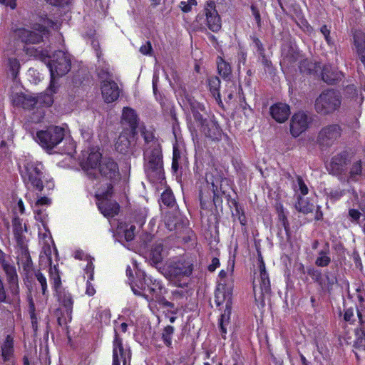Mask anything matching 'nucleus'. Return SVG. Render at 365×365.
Segmentation results:
<instances>
[{
  "label": "nucleus",
  "instance_id": "1",
  "mask_svg": "<svg viewBox=\"0 0 365 365\" xmlns=\"http://www.w3.org/2000/svg\"><path fill=\"white\" fill-rule=\"evenodd\" d=\"M24 50L27 55L45 62L50 71V84L46 92L36 98L25 96L21 91H12L10 96L13 103L17 106H21L28 110L36 108V115L34 113L31 119L34 122L38 123L44 115L42 107L51 106L53 103V94L57 93L59 87L58 79L67 74L71 70V56L67 51L63 50L55 51L52 56H49L47 51L40 47L26 46Z\"/></svg>",
  "mask_w": 365,
  "mask_h": 365
},
{
  "label": "nucleus",
  "instance_id": "2",
  "mask_svg": "<svg viewBox=\"0 0 365 365\" xmlns=\"http://www.w3.org/2000/svg\"><path fill=\"white\" fill-rule=\"evenodd\" d=\"M234 267V259H230L226 269L221 270L219 274L218 285L215 291V302L217 305L225 306V310L221 314L220 321V327L224 339H225L227 326L230 323L231 315Z\"/></svg>",
  "mask_w": 365,
  "mask_h": 365
},
{
  "label": "nucleus",
  "instance_id": "3",
  "mask_svg": "<svg viewBox=\"0 0 365 365\" xmlns=\"http://www.w3.org/2000/svg\"><path fill=\"white\" fill-rule=\"evenodd\" d=\"M185 103L189 106L192 113L189 123L190 129L195 132L199 130L213 140H219L222 135V130L215 121L203 118L201 113L205 110L203 105L190 97H186Z\"/></svg>",
  "mask_w": 365,
  "mask_h": 365
},
{
  "label": "nucleus",
  "instance_id": "4",
  "mask_svg": "<svg viewBox=\"0 0 365 365\" xmlns=\"http://www.w3.org/2000/svg\"><path fill=\"white\" fill-rule=\"evenodd\" d=\"M53 24L48 18L41 17L33 24L32 31L14 25L11 28L9 38H18L26 44L39 43L43 41V36L48 33V28L51 27Z\"/></svg>",
  "mask_w": 365,
  "mask_h": 365
},
{
  "label": "nucleus",
  "instance_id": "5",
  "mask_svg": "<svg viewBox=\"0 0 365 365\" xmlns=\"http://www.w3.org/2000/svg\"><path fill=\"white\" fill-rule=\"evenodd\" d=\"M19 165L21 178L27 185H30L36 190L41 191L43 188V182L46 181L49 189L53 187V182L48 181L46 178L41 163L26 158Z\"/></svg>",
  "mask_w": 365,
  "mask_h": 365
},
{
  "label": "nucleus",
  "instance_id": "6",
  "mask_svg": "<svg viewBox=\"0 0 365 365\" xmlns=\"http://www.w3.org/2000/svg\"><path fill=\"white\" fill-rule=\"evenodd\" d=\"M138 274L142 275L143 279L131 286L133 293L135 295L143 296L148 301L162 302L165 289L161 283L150 276H147L144 272Z\"/></svg>",
  "mask_w": 365,
  "mask_h": 365
},
{
  "label": "nucleus",
  "instance_id": "7",
  "mask_svg": "<svg viewBox=\"0 0 365 365\" xmlns=\"http://www.w3.org/2000/svg\"><path fill=\"white\" fill-rule=\"evenodd\" d=\"M65 130L56 125H50L36 132L35 140L45 150H51L64 138Z\"/></svg>",
  "mask_w": 365,
  "mask_h": 365
},
{
  "label": "nucleus",
  "instance_id": "8",
  "mask_svg": "<svg viewBox=\"0 0 365 365\" xmlns=\"http://www.w3.org/2000/svg\"><path fill=\"white\" fill-rule=\"evenodd\" d=\"M113 187H97L96 197L101 212L106 217H113L119 212L118 204L111 199Z\"/></svg>",
  "mask_w": 365,
  "mask_h": 365
},
{
  "label": "nucleus",
  "instance_id": "9",
  "mask_svg": "<svg viewBox=\"0 0 365 365\" xmlns=\"http://www.w3.org/2000/svg\"><path fill=\"white\" fill-rule=\"evenodd\" d=\"M97 171L101 175V179L98 182V187H113V184L119 178L118 166L115 162L110 158H104L101 160Z\"/></svg>",
  "mask_w": 365,
  "mask_h": 365
},
{
  "label": "nucleus",
  "instance_id": "10",
  "mask_svg": "<svg viewBox=\"0 0 365 365\" xmlns=\"http://www.w3.org/2000/svg\"><path fill=\"white\" fill-rule=\"evenodd\" d=\"M341 103L340 96L336 91L327 90L316 99L314 108L318 113L329 114L339 109Z\"/></svg>",
  "mask_w": 365,
  "mask_h": 365
},
{
  "label": "nucleus",
  "instance_id": "11",
  "mask_svg": "<svg viewBox=\"0 0 365 365\" xmlns=\"http://www.w3.org/2000/svg\"><path fill=\"white\" fill-rule=\"evenodd\" d=\"M98 78L101 81V91L103 101L107 103L115 101L119 97L120 89L110 73L106 71H101L98 73Z\"/></svg>",
  "mask_w": 365,
  "mask_h": 365
},
{
  "label": "nucleus",
  "instance_id": "12",
  "mask_svg": "<svg viewBox=\"0 0 365 365\" xmlns=\"http://www.w3.org/2000/svg\"><path fill=\"white\" fill-rule=\"evenodd\" d=\"M198 21L204 20L207 28L213 32H217L222 27L221 18L216 10L214 1H208L205 5L202 14L197 16Z\"/></svg>",
  "mask_w": 365,
  "mask_h": 365
},
{
  "label": "nucleus",
  "instance_id": "13",
  "mask_svg": "<svg viewBox=\"0 0 365 365\" xmlns=\"http://www.w3.org/2000/svg\"><path fill=\"white\" fill-rule=\"evenodd\" d=\"M145 168L148 170L160 173L163 168V156L159 145L156 142L148 144L144 153Z\"/></svg>",
  "mask_w": 365,
  "mask_h": 365
},
{
  "label": "nucleus",
  "instance_id": "14",
  "mask_svg": "<svg viewBox=\"0 0 365 365\" xmlns=\"http://www.w3.org/2000/svg\"><path fill=\"white\" fill-rule=\"evenodd\" d=\"M257 269L254 273L253 289L256 292L257 287L259 285L262 294L268 293L270 289V282L268 274L266 271L265 264L261 255H259L257 262Z\"/></svg>",
  "mask_w": 365,
  "mask_h": 365
},
{
  "label": "nucleus",
  "instance_id": "15",
  "mask_svg": "<svg viewBox=\"0 0 365 365\" xmlns=\"http://www.w3.org/2000/svg\"><path fill=\"white\" fill-rule=\"evenodd\" d=\"M341 129L337 125L323 128L318 135V143L322 147H329L340 136Z\"/></svg>",
  "mask_w": 365,
  "mask_h": 365
},
{
  "label": "nucleus",
  "instance_id": "16",
  "mask_svg": "<svg viewBox=\"0 0 365 365\" xmlns=\"http://www.w3.org/2000/svg\"><path fill=\"white\" fill-rule=\"evenodd\" d=\"M101 157V154L98 149L93 148L88 154V156L81 160L80 164L82 169L89 177L96 175L98 168L97 165Z\"/></svg>",
  "mask_w": 365,
  "mask_h": 365
},
{
  "label": "nucleus",
  "instance_id": "17",
  "mask_svg": "<svg viewBox=\"0 0 365 365\" xmlns=\"http://www.w3.org/2000/svg\"><path fill=\"white\" fill-rule=\"evenodd\" d=\"M130 349L123 347L121 340L118 338V336L115 332V336L113 341L112 365H120V360L123 362V365H125L127 361H130Z\"/></svg>",
  "mask_w": 365,
  "mask_h": 365
},
{
  "label": "nucleus",
  "instance_id": "18",
  "mask_svg": "<svg viewBox=\"0 0 365 365\" xmlns=\"http://www.w3.org/2000/svg\"><path fill=\"white\" fill-rule=\"evenodd\" d=\"M308 127L307 115L302 112L295 113L291 120L290 131L293 136L297 137Z\"/></svg>",
  "mask_w": 365,
  "mask_h": 365
},
{
  "label": "nucleus",
  "instance_id": "19",
  "mask_svg": "<svg viewBox=\"0 0 365 365\" xmlns=\"http://www.w3.org/2000/svg\"><path fill=\"white\" fill-rule=\"evenodd\" d=\"M60 303L66 309V316L59 317L58 318V324L62 326L68 324L72 319V309L73 301L71 294L63 292L58 297Z\"/></svg>",
  "mask_w": 365,
  "mask_h": 365
},
{
  "label": "nucleus",
  "instance_id": "20",
  "mask_svg": "<svg viewBox=\"0 0 365 365\" xmlns=\"http://www.w3.org/2000/svg\"><path fill=\"white\" fill-rule=\"evenodd\" d=\"M347 162L348 154L344 152L334 156L327 165V168L333 175H339L346 169Z\"/></svg>",
  "mask_w": 365,
  "mask_h": 365
},
{
  "label": "nucleus",
  "instance_id": "21",
  "mask_svg": "<svg viewBox=\"0 0 365 365\" xmlns=\"http://www.w3.org/2000/svg\"><path fill=\"white\" fill-rule=\"evenodd\" d=\"M51 204V200L47 197H40L32 206L34 217L36 221L41 222L45 227V215L41 216L42 213H46V208Z\"/></svg>",
  "mask_w": 365,
  "mask_h": 365
},
{
  "label": "nucleus",
  "instance_id": "22",
  "mask_svg": "<svg viewBox=\"0 0 365 365\" xmlns=\"http://www.w3.org/2000/svg\"><path fill=\"white\" fill-rule=\"evenodd\" d=\"M193 270V263L191 259H184L178 261L175 264L172 269L171 274L174 277H189Z\"/></svg>",
  "mask_w": 365,
  "mask_h": 365
},
{
  "label": "nucleus",
  "instance_id": "23",
  "mask_svg": "<svg viewBox=\"0 0 365 365\" xmlns=\"http://www.w3.org/2000/svg\"><path fill=\"white\" fill-rule=\"evenodd\" d=\"M270 114L277 122L284 123L289 116V106L282 103H276L271 106Z\"/></svg>",
  "mask_w": 365,
  "mask_h": 365
},
{
  "label": "nucleus",
  "instance_id": "24",
  "mask_svg": "<svg viewBox=\"0 0 365 365\" xmlns=\"http://www.w3.org/2000/svg\"><path fill=\"white\" fill-rule=\"evenodd\" d=\"M134 132L132 130L121 133L115 143V149L122 153H126L134 139Z\"/></svg>",
  "mask_w": 365,
  "mask_h": 365
},
{
  "label": "nucleus",
  "instance_id": "25",
  "mask_svg": "<svg viewBox=\"0 0 365 365\" xmlns=\"http://www.w3.org/2000/svg\"><path fill=\"white\" fill-rule=\"evenodd\" d=\"M122 120L123 123L128 124L130 130L135 131L137 127L138 118L134 110L128 107L124 108L123 110Z\"/></svg>",
  "mask_w": 365,
  "mask_h": 365
},
{
  "label": "nucleus",
  "instance_id": "26",
  "mask_svg": "<svg viewBox=\"0 0 365 365\" xmlns=\"http://www.w3.org/2000/svg\"><path fill=\"white\" fill-rule=\"evenodd\" d=\"M53 244V242H46L43 246V250L40 255V260L41 266H51L52 263V252H56L55 247H51L50 244Z\"/></svg>",
  "mask_w": 365,
  "mask_h": 365
},
{
  "label": "nucleus",
  "instance_id": "27",
  "mask_svg": "<svg viewBox=\"0 0 365 365\" xmlns=\"http://www.w3.org/2000/svg\"><path fill=\"white\" fill-rule=\"evenodd\" d=\"M184 161L183 146L178 143L173 145L172 168L177 171L180 165Z\"/></svg>",
  "mask_w": 365,
  "mask_h": 365
},
{
  "label": "nucleus",
  "instance_id": "28",
  "mask_svg": "<svg viewBox=\"0 0 365 365\" xmlns=\"http://www.w3.org/2000/svg\"><path fill=\"white\" fill-rule=\"evenodd\" d=\"M134 225H128L123 222H119L116 229V232L118 235H123L125 240L129 242L131 241L135 236Z\"/></svg>",
  "mask_w": 365,
  "mask_h": 365
},
{
  "label": "nucleus",
  "instance_id": "29",
  "mask_svg": "<svg viewBox=\"0 0 365 365\" xmlns=\"http://www.w3.org/2000/svg\"><path fill=\"white\" fill-rule=\"evenodd\" d=\"M14 354L13 338L8 335L1 346V356L4 361H9Z\"/></svg>",
  "mask_w": 365,
  "mask_h": 365
},
{
  "label": "nucleus",
  "instance_id": "30",
  "mask_svg": "<svg viewBox=\"0 0 365 365\" xmlns=\"http://www.w3.org/2000/svg\"><path fill=\"white\" fill-rule=\"evenodd\" d=\"M164 252L163 244L157 243L150 250L149 254V260L154 264L160 263L163 258Z\"/></svg>",
  "mask_w": 365,
  "mask_h": 365
},
{
  "label": "nucleus",
  "instance_id": "31",
  "mask_svg": "<svg viewBox=\"0 0 365 365\" xmlns=\"http://www.w3.org/2000/svg\"><path fill=\"white\" fill-rule=\"evenodd\" d=\"M93 269L94 267L91 262L86 264L85 271L88 274V280L86 282V294L89 297L93 296L96 293V289L91 283V281L93 280Z\"/></svg>",
  "mask_w": 365,
  "mask_h": 365
},
{
  "label": "nucleus",
  "instance_id": "32",
  "mask_svg": "<svg viewBox=\"0 0 365 365\" xmlns=\"http://www.w3.org/2000/svg\"><path fill=\"white\" fill-rule=\"evenodd\" d=\"M341 74L333 68L327 66L323 68L322 76L324 81L327 83L331 84L340 78Z\"/></svg>",
  "mask_w": 365,
  "mask_h": 365
},
{
  "label": "nucleus",
  "instance_id": "33",
  "mask_svg": "<svg viewBox=\"0 0 365 365\" xmlns=\"http://www.w3.org/2000/svg\"><path fill=\"white\" fill-rule=\"evenodd\" d=\"M7 67L14 78V83L15 84L16 88L17 90L19 89L20 88L18 86V82L16 80L17 74L20 69L19 61L16 58H14V57L8 58Z\"/></svg>",
  "mask_w": 365,
  "mask_h": 365
},
{
  "label": "nucleus",
  "instance_id": "34",
  "mask_svg": "<svg viewBox=\"0 0 365 365\" xmlns=\"http://www.w3.org/2000/svg\"><path fill=\"white\" fill-rule=\"evenodd\" d=\"M347 98H350V103L351 106L360 105L363 102V97L361 95H359L354 86H349L345 90Z\"/></svg>",
  "mask_w": 365,
  "mask_h": 365
},
{
  "label": "nucleus",
  "instance_id": "35",
  "mask_svg": "<svg viewBox=\"0 0 365 365\" xmlns=\"http://www.w3.org/2000/svg\"><path fill=\"white\" fill-rule=\"evenodd\" d=\"M295 207L299 212L303 213L311 212L314 208L313 204L310 203L305 197H299Z\"/></svg>",
  "mask_w": 365,
  "mask_h": 365
},
{
  "label": "nucleus",
  "instance_id": "36",
  "mask_svg": "<svg viewBox=\"0 0 365 365\" xmlns=\"http://www.w3.org/2000/svg\"><path fill=\"white\" fill-rule=\"evenodd\" d=\"M208 85L210 92L216 99H220L219 88L220 85V79L216 76H212L208 79Z\"/></svg>",
  "mask_w": 365,
  "mask_h": 365
},
{
  "label": "nucleus",
  "instance_id": "37",
  "mask_svg": "<svg viewBox=\"0 0 365 365\" xmlns=\"http://www.w3.org/2000/svg\"><path fill=\"white\" fill-rule=\"evenodd\" d=\"M217 69L219 73L222 77L228 76L231 73V67L226 61H225L221 57L217 58Z\"/></svg>",
  "mask_w": 365,
  "mask_h": 365
},
{
  "label": "nucleus",
  "instance_id": "38",
  "mask_svg": "<svg viewBox=\"0 0 365 365\" xmlns=\"http://www.w3.org/2000/svg\"><path fill=\"white\" fill-rule=\"evenodd\" d=\"M174 333V328L172 326H167L165 327L162 333V339L164 344L170 347L172 346V337Z\"/></svg>",
  "mask_w": 365,
  "mask_h": 365
},
{
  "label": "nucleus",
  "instance_id": "39",
  "mask_svg": "<svg viewBox=\"0 0 365 365\" xmlns=\"http://www.w3.org/2000/svg\"><path fill=\"white\" fill-rule=\"evenodd\" d=\"M76 152V144L75 142L71 139H66L65 140V148L63 150V153L66 154L69 156H73Z\"/></svg>",
  "mask_w": 365,
  "mask_h": 365
},
{
  "label": "nucleus",
  "instance_id": "40",
  "mask_svg": "<svg viewBox=\"0 0 365 365\" xmlns=\"http://www.w3.org/2000/svg\"><path fill=\"white\" fill-rule=\"evenodd\" d=\"M162 202L167 206H172L175 200L173 192L170 190H165L161 195Z\"/></svg>",
  "mask_w": 365,
  "mask_h": 365
},
{
  "label": "nucleus",
  "instance_id": "41",
  "mask_svg": "<svg viewBox=\"0 0 365 365\" xmlns=\"http://www.w3.org/2000/svg\"><path fill=\"white\" fill-rule=\"evenodd\" d=\"M197 0H187L182 1L180 3V8L183 12H189L191 11L193 6L197 5Z\"/></svg>",
  "mask_w": 365,
  "mask_h": 365
},
{
  "label": "nucleus",
  "instance_id": "42",
  "mask_svg": "<svg viewBox=\"0 0 365 365\" xmlns=\"http://www.w3.org/2000/svg\"><path fill=\"white\" fill-rule=\"evenodd\" d=\"M330 262V258L324 252H321L316 259V264L319 267L327 266Z\"/></svg>",
  "mask_w": 365,
  "mask_h": 365
},
{
  "label": "nucleus",
  "instance_id": "43",
  "mask_svg": "<svg viewBox=\"0 0 365 365\" xmlns=\"http://www.w3.org/2000/svg\"><path fill=\"white\" fill-rule=\"evenodd\" d=\"M361 173V165L360 163H356L353 165L350 171V178L353 180H356V176L359 175Z\"/></svg>",
  "mask_w": 365,
  "mask_h": 365
},
{
  "label": "nucleus",
  "instance_id": "44",
  "mask_svg": "<svg viewBox=\"0 0 365 365\" xmlns=\"http://www.w3.org/2000/svg\"><path fill=\"white\" fill-rule=\"evenodd\" d=\"M344 195V192L341 190L340 189H335L331 190L328 193V197L330 198V200L333 201H336L339 200Z\"/></svg>",
  "mask_w": 365,
  "mask_h": 365
},
{
  "label": "nucleus",
  "instance_id": "45",
  "mask_svg": "<svg viewBox=\"0 0 365 365\" xmlns=\"http://www.w3.org/2000/svg\"><path fill=\"white\" fill-rule=\"evenodd\" d=\"M9 289H10L11 294L14 297H18L19 292L18 279H16L14 280H9Z\"/></svg>",
  "mask_w": 365,
  "mask_h": 365
},
{
  "label": "nucleus",
  "instance_id": "46",
  "mask_svg": "<svg viewBox=\"0 0 365 365\" xmlns=\"http://www.w3.org/2000/svg\"><path fill=\"white\" fill-rule=\"evenodd\" d=\"M36 277L37 278V280L41 285L42 288V292L43 294H45L46 290L47 289V283H46V279L44 277V275L41 272H37L36 274Z\"/></svg>",
  "mask_w": 365,
  "mask_h": 365
},
{
  "label": "nucleus",
  "instance_id": "47",
  "mask_svg": "<svg viewBox=\"0 0 365 365\" xmlns=\"http://www.w3.org/2000/svg\"><path fill=\"white\" fill-rule=\"evenodd\" d=\"M349 217L352 222H357L361 217V212L357 209H349Z\"/></svg>",
  "mask_w": 365,
  "mask_h": 365
},
{
  "label": "nucleus",
  "instance_id": "48",
  "mask_svg": "<svg viewBox=\"0 0 365 365\" xmlns=\"http://www.w3.org/2000/svg\"><path fill=\"white\" fill-rule=\"evenodd\" d=\"M152 46L150 42L147 41L145 43L142 45L140 48V52L143 55H151L152 53Z\"/></svg>",
  "mask_w": 365,
  "mask_h": 365
},
{
  "label": "nucleus",
  "instance_id": "49",
  "mask_svg": "<svg viewBox=\"0 0 365 365\" xmlns=\"http://www.w3.org/2000/svg\"><path fill=\"white\" fill-rule=\"evenodd\" d=\"M4 269H5L6 273L7 274L9 281L14 280V279H17L16 270L14 267L8 266V267H5Z\"/></svg>",
  "mask_w": 365,
  "mask_h": 365
},
{
  "label": "nucleus",
  "instance_id": "50",
  "mask_svg": "<svg viewBox=\"0 0 365 365\" xmlns=\"http://www.w3.org/2000/svg\"><path fill=\"white\" fill-rule=\"evenodd\" d=\"M297 184L301 194L302 195H306L308 193V187L305 185L302 178L297 177Z\"/></svg>",
  "mask_w": 365,
  "mask_h": 365
},
{
  "label": "nucleus",
  "instance_id": "51",
  "mask_svg": "<svg viewBox=\"0 0 365 365\" xmlns=\"http://www.w3.org/2000/svg\"><path fill=\"white\" fill-rule=\"evenodd\" d=\"M74 257L76 259H85L87 261V264L88 263H90V262H92V259L87 256V255H86L83 251H81V250H76L75 252H74Z\"/></svg>",
  "mask_w": 365,
  "mask_h": 365
},
{
  "label": "nucleus",
  "instance_id": "52",
  "mask_svg": "<svg viewBox=\"0 0 365 365\" xmlns=\"http://www.w3.org/2000/svg\"><path fill=\"white\" fill-rule=\"evenodd\" d=\"M14 227L15 233L18 235H20L24 232L21 224L19 222H18V220L16 218H15L14 221ZM24 231H27L26 226H24Z\"/></svg>",
  "mask_w": 365,
  "mask_h": 365
},
{
  "label": "nucleus",
  "instance_id": "53",
  "mask_svg": "<svg viewBox=\"0 0 365 365\" xmlns=\"http://www.w3.org/2000/svg\"><path fill=\"white\" fill-rule=\"evenodd\" d=\"M320 30H321L322 34L324 35L327 42L328 43H330L331 39L329 37V33H330L329 29L327 28V26L326 25H324V26H322Z\"/></svg>",
  "mask_w": 365,
  "mask_h": 365
},
{
  "label": "nucleus",
  "instance_id": "54",
  "mask_svg": "<svg viewBox=\"0 0 365 365\" xmlns=\"http://www.w3.org/2000/svg\"><path fill=\"white\" fill-rule=\"evenodd\" d=\"M15 212H19L20 214H24L25 211V207L24 202L21 199H19L17 202V204L15 207Z\"/></svg>",
  "mask_w": 365,
  "mask_h": 365
},
{
  "label": "nucleus",
  "instance_id": "55",
  "mask_svg": "<svg viewBox=\"0 0 365 365\" xmlns=\"http://www.w3.org/2000/svg\"><path fill=\"white\" fill-rule=\"evenodd\" d=\"M146 217H147V211L145 210L141 212L139 217L136 218V222L140 226L143 225L145 222Z\"/></svg>",
  "mask_w": 365,
  "mask_h": 365
},
{
  "label": "nucleus",
  "instance_id": "56",
  "mask_svg": "<svg viewBox=\"0 0 365 365\" xmlns=\"http://www.w3.org/2000/svg\"><path fill=\"white\" fill-rule=\"evenodd\" d=\"M16 0H0V4L14 9L16 6Z\"/></svg>",
  "mask_w": 365,
  "mask_h": 365
},
{
  "label": "nucleus",
  "instance_id": "57",
  "mask_svg": "<svg viewBox=\"0 0 365 365\" xmlns=\"http://www.w3.org/2000/svg\"><path fill=\"white\" fill-rule=\"evenodd\" d=\"M48 3L54 6H62L69 3L70 0H46Z\"/></svg>",
  "mask_w": 365,
  "mask_h": 365
},
{
  "label": "nucleus",
  "instance_id": "58",
  "mask_svg": "<svg viewBox=\"0 0 365 365\" xmlns=\"http://www.w3.org/2000/svg\"><path fill=\"white\" fill-rule=\"evenodd\" d=\"M220 266V261L217 258H213L211 264L209 265V270L213 272Z\"/></svg>",
  "mask_w": 365,
  "mask_h": 365
},
{
  "label": "nucleus",
  "instance_id": "59",
  "mask_svg": "<svg viewBox=\"0 0 365 365\" xmlns=\"http://www.w3.org/2000/svg\"><path fill=\"white\" fill-rule=\"evenodd\" d=\"M353 317H354V312L352 309H349L345 311L344 316L345 321L351 322L352 320Z\"/></svg>",
  "mask_w": 365,
  "mask_h": 365
},
{
  "label": "nucleus",
  "instance_id": "60",
  "mask_svg": "<svg viewBox=\"0 0 365 365\" xmlns=\"http://www.w3.org/2000/svg\"><path fill=\"white\" fill-rule=\"evenodd\" d=\"M251 10L252 12L253 16L255 18V20L257 21V23L260 22V14L257 9L255 6H251Z\"/></svg>",
  "mask_w": 365,
  "mask_h": 365
},
{
  "label": "nucleus",
  "instance_id": "61",
  "mask_svg": "<svg viewBox=\"0 0 365 365\" xmlns=\"http://www.w3.org/2000/svg\"><path fill=\"white\" fill-rule=\"evenodd\" d=\"M6 299V293L4 288L3 283L0 279V302H4Z\"/></svg>",
  "mask_w": 365,
  "mask_h": 365
},
{
  "label": "nucleus",
  "instance_id": "62",
  "mask_svg": "<svg viewBox=\"0 0 365 365\" xmlns=\"http://www.w3.org/2000/svg\"><path fill=\"white\" fill-rule=\"evenodd\" d=\"M157 80H158V77L154 76L153 79V92L155 93L157 90Z\"/></svg>",
  "mask_w": 365,
  "mask_h": 365
},
{
  "label": "nucleus",
  "instance_id": "63",
  "mask_svg": "<svg viewBox=\"0 0 365 365\" xmlns=\"http://www.w3.org/2000/svg\"><path fill=\"white\" fill-rule=\"evenodd\" d=\"M128 324L126 323H122L120 326V329L122 332H125L127 331Z\"/></svg>",
  "mask_w": 365,
  "mask_h": 365
},
{
  "label": "nucleus",
  "instance_id": "64",
  "mask_svg": "<svg viewBox=\"0 0 365 365\" xmlns=\"http://www.w3.org/2000/svg\"><path fill=\"white\" fill-rule=\"evenodd\" d=\"M30 308H31V316L33 319L34 316V304L33 302H30Z\"/></svg>",
  "mask_w": 365,
  "mask_h": 365
}]
</instances>
